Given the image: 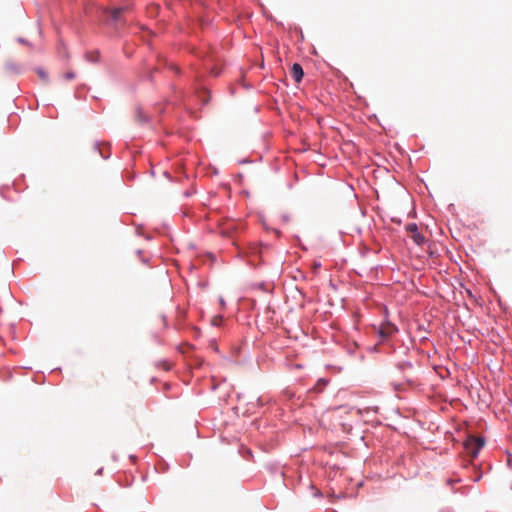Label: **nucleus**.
<instances>
[{"label":"nucleus","instance_id":"1","mask_svg":"<svg viewBox=\"0 0 512 512\" xmlns=\"http://www.w3.org/2000/svg\"><path fill=\"white\" fill-rule=\"evenodd\" d=\"M484 444L485 440L483 437L469 436L464 442V450L469 457L474 459Z\"/></svg>","mask_w":512,"mask_h":512},{"label":"nucleus","instance_id":"2","mask_svg":"<svg viewBox=\"0 0 512 512\" xmlns=\"http://www.w3.org/2000/svg\"><path fill=\"white\" fill-rule=\"evenodd\" d=\"M406 231L410 238L417 244L422 245L425 242V237L419 232L415 223H410L406 226Z\"/></svg>","mask_w":512,"mask_h":512},{"label":"nucleus","instance_id":"3","mask_svg":"<svg viewBox=\"0 0 512 512\" xmlns=\"http://www.w3.org/2000/svg\"><path fill=\"white\" fill-rule=\"evenodd\" d=\"M238 228V224L233 220H225L223 221L220 226V233L223 236H231L232 233Z\"/></svg>","mask_w":512,"mask_h":512},{"label":"nucleus","instance_id":"4","mask_svg":"<svg viewBox=\"0 0 512 512\" xmlns=\"http://www.w3.org/2000/svg\"><path fill=\"white\" fill-rule=\"evenodd\" d=\"M396 331V326L392 323L387 322L380 326L378 333L382 339H386L390 337L392 334H394Z\"/></svg>","mask_w":512,"mask_h":512},{"label":"nucleus","instance_id":"5","mask_svg":"<svg viewBox=\"0 0 512 512\" xmlns=\"http://www.w3.org/2000/svg\"><path fill=\"white\" fill-rule=\"evenodd\" d=\"M290 73H291V76L293 77V79L295 80V82H297V83H299L304 76L303 68L298 63L293 64Z\"/></svg>","mask_w":512,"mask_h":512},{"label":"nucleus","instance_id":"6","mask_svg":"<svg viewBox=\"0 0 512 512\" xmlns=\"http://www.w3.org/2000/svg\"><path fill=\"white\" fill-rule=\"evenodd\" d=\"M126 8H123V7H120V8H115L112 10V18L114 20H117L120 16V14L125 10Z\"/></svg>","mask_w":512,"mask_h":512},{"label":"nucleus","instance_id":"7","mask_svg":"<svg viewBox=\"0 0 512 512\" xmlns=\"http://www.w3.org/2000/svg\"><path fill=\"white\" fill-rule=\"evenodd\" d=\"M37 73H38L40 78H42L43 80H47V75H46V73L43 70L39 69L37 71Z\"/></svg>","mask_w":512,"mask_h":512},{"label":"nucleus","instance_id":"8","mask_svg":"<svg viewBox=\"0 0 512 512\" xmlns=\"http://www.w3.org/2000/svg\"><path fill=\"white\" fill-rule=\"evenodd\" d=\"M65 78L67 80L74 79L75 78V73L74 72H68V73L65 74Z\"/></svg>","mask_w":512,"mask_h":512},{"label":"nucleus","instance_id":"9","mask_svg":"<svg viewBox=\"0 0 512 512\" xmlns=\"http://www.w3.org/2000/svg\"><path fill=\"white\" fill-rule=\"evenodd\" d=\"M220 321H221V318H220V317H214V318H213V320H212V323H213L214 325H218Z\"/></svg>","mask_w":512,"mask_h":512},{"label":"nucleus","instance_id":"10","mask_svg":"<svg viewBox=\"0 0 512 512\" xmlns=\"http://www.w3.org/2000/svg\"><path fill=\"white\" fill-rule=\"evenodd\" d=\"M163 368H165V370H169V366L168 365H163Z\"/></svg>","mask_w":512,"mask_h":512},{"label":"nucleus","instance_id":"11","mask_svg":"<svg viewBox=\"0 0 512 512\" xmlns=\"http://www.w3.org/2000/svg\"><path fill=\"white\" fill-rule=\"evenodd\" d=\"M163 368H165V370H169V366L168 365H163Z\"/></svg>","mask_w":512,"mask_h":512}]
</instances>
